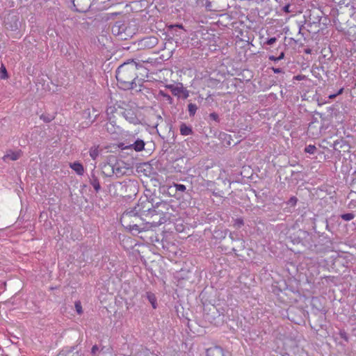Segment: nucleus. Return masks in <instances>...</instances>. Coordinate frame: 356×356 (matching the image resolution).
<instances>
[{"instance_id": "1", "label": "nucleus", "mask_w": 356, "mask_h": 356, "mask_svg": "<svg viewBox=\"0 0 356 356\" xmlns=\"http://www.w3.org/2000/svg\"><path fill=\"white\" fill-rule=\"evenodd\" d=\"M138 64L134 60L121 65L116 71L118 86L123 90L132 89L137 78Z\"/></svg>"}, {"instance_id": "2", "label": "nucleus", "mask_w": 356, "mask_h": 356, "mask_svg": "<svg viewBox=\"0 0 356 356\" xmlns=\"http://www.w3.org/2000/svg\"><path fill=\"white\" fill-rule=\"evenodd\" d=\"M142 219L132 209L127 210L123 213L120 218L122 225L133 234H138L146 231L152 227H155L158 222L154 220L147 221L145 227H140L139 222Z\"/></svg>"}, {"instance_id": "3", "label": "nucleus", "mask_w": 356, "mask_h": 356, "mask_svg": "<svg viewBox=\"0 0 356 356\" xmlns=\"http://www.w3.org/2000/svg\"><path fill=\"white\" fill-rule=\"evenodd\" d=\"M131 209L141 219L143 216L153 217L157 214L156 209L153 208V204L147 197L140 198L138 204Z\"/></svg>"}, {"instance_id": "4", "label": "nucleus", "mask_w": 356, "mask_h": 356, "mask_svg": "<svg viewBox=\"0 0 356 356\" xmlns=\"http://www.w3.org/2000/svg\"><path fill=\"white\" fill-rule=\"evenodd\" d=\"M159 42V39L156 36H148L139 40L137 45L140 49H149L154 47Z\"/></svg>"}, {"instance_id": "5", "label": "nucleus", "mask_w": 356, "mask_h": 356, "mask_svg": "<svg viewBox=\"0 0 356 356\" xmlns=\"http://www.w3.org/2000/svg\"><path fill=\"white\" fill-rule=\"evenodd\" d=\"M206 354L207 356H226L224 350L218 346L207 348Z\"/></svg>"}, {"instance_id": "6", "label": "nucleus", "mask_w": 356, "mask_h": 356, "mask_svg": "<svg viewBox=\"0 0 356 356\" xmlns=\"http://www.w3.org/2000/svg\"><path fill=\"white\" fill-rule=\"evenodd\" d=\"M20 156H21L20 151L10 152L9 153H7L6 155H4L3 159L4 161H6V160L16 161V160L19 159L20 158Z\"/></svg>"}, {"instance_id": "7", "label": "nucleus", "mask_w": 356, "mask_h": 356, "mask_svg": "<svg viewBox=\"0 0 356 356\" xmlns=\"http://www.w3.org/2000/svg\"><path fill=\"white\" fill-rule=\"evenodd\" d=\"M70 168L74 170L79 175H82L84 172L83 165L79 162H74L70 164Z\"/></svg>"}, {"instance_id": "8", "label": "nucleus", "mask_w": 356, "mask_h": 356, "mask_svg": "<svg viewBox=\"0 0 356 356\" xmlns=\"http://www.w3.org/2000/svg\"><path fill=\"white\" fill-rule=\"evenodd\" d=\"M277 51H280V54L277 56L275 55H270L268 56V58L272 60H279L284 58V53L283 51V45L279 46L277 48Z\"/></svg>"}, {"instance_id": "9", "label": "nucleus", "mask_w": 356, "mask_h": 356, "mask_svg": "<svg viewBox=\"0 0 356 356\" xmlns=\"http://www.w3.org/2000/svg\"><path fill=\"white\" fill-rule=\"evenodd\" d=\"M145 143L142 140H137L134 144L131 145V147L136 152L142 151L144 149Z\"/></svg>"}, {"instance_id": "10", "label": "nucleus", "mask_w": 356, "mask_h": 356, "mask_svg": "<svg viewBox=\"0 0 356 356\" xmlns=\"http://www.w3.org/2000/svg\"><path fill=\"white\" fill-rule=\"evenodd\" d=\"M147 298L148 299L149 302L151 303L153 309H156L157 301H156V296L152 292H147Z\"/></svg>"}, {"instance_id": "11", "label": "nucleus", "mask_w": 356, "mask_h": 356, "mask_svg": "<svg viewBox=\"0 0 356 356\" xmlns=\"http://www.w3.org/2000/svg\"><path fill=\"white\" fill-rule=\"evenodd\" d=\"M192 129L191 127L186 126L185 124H182L180 126V133L183 136H188L192 134Z\"/></svg>"}, {"instance_id": "12", "label": "nucleus", "mask_w": 356, "mask_h": 356, "mask_svg": "<svg viewBox=\"0 0 356 356\" xmlns=\"http://www.w3.org/2000/svg\"><path fill=\"white\" fill-rule=\"evenodd\" d=\"M89 153H90V156H91V158L92 159H94V160L96 159V158L99 156V154L98 147H96V146L92 147L90 149Z\"/></svg>"}, {"instance_id": "13", "label": "nucleus", "mask_w": 356, "mask_h": 356, "mask_svg": "<svg viewBox=\"0 0 356 356\" xmlns=\"http://www.w3.org/2000/svg\"><path fill=\"white\" fill-rule=\"evenodd\" d=\"M188 110L190 115L193 116L197 110V107L195 104L191 103L188 106Z\"/></svg>"}, {"instance_id": "14", "label": "nucleus", "mask_w": 356, "mask_h": 356, "mask_svg": "<svg viewBox=\"0 0 356 356\" xmlns=\"http://www.w3.org/2000/svg\"><path fill=\"white\" fill-rule=\"evenodd\" d=\"M341 218L346 221H349L355 218V215L352 213H344L341 216Z\"/></svg>"}, {"instance_id": "15", "label": "nucleus", "mask_w": 356, "mask_h": 356, "mask_svg": "<svg viewBox=\"0 0 356 356\" xmlns=\"http://www.w3.org/2000/svg\"><path fill=\"white\" fill-rule=\"evenodd\" d=\"M75 309L78 314L81 315L83 314L82 305L80 301H76L74 303Z\"/></svg>"}, {"instance_id": "16", "label": "nucleus", "mask_w": 356, "mask_h": 356, "mask_svg": "<svg viewBox=\"0 0 356 356\" xmlns=\"http://www.w3.org/2000/svg\"><path fill=\"white\" fill-rule=\"evenodd\" d=\"M183 91V87H174L172 88V92L174 95H179Z\"/></svg>"}, {"instance_id": "17", "label": "nucleus", "mask_w": 356, "mask_h": 356, "mask_svg": "<svg viewBox=\"0 0 356 356\" xmlns=\"http://www.w3.org/2000/svg\"><path fill=\"white\" fill-rule=\"evenodd\" d=\"M316 149V147L314 145H309L305 147V151L309 154H314Z\"/></svg>"}, {"instance_id": "18", "label": "nucleus", "mask_w": 356, "mask_h": 356, "mask_svg": "<svg viewBox=\"0 0 356 356\" xmlns=\"http://www.w3.org/2000/svg\"><path fill=\"white\" fill-rule=\"evenodd\" d=\"M91 184L97 192L100 189V184L97 179H93Z\"/></svg>"}, {"instance_id": "19", "label": "nucleus", "mask_w": 356, "mask_h": 356, "mask_svg": "<svg viewBox=\"0 0 356 356\" xmlns=\"http://www.w3.org/2000/svg\"><path fill=\"white\" fill-rule=\"evenodd\" d=\"M174 186L175 187V189L177 191L184 192L186 189V186L184 184H175Z\"/></svg>"}, {"instance_id": "20", "label": "nucleus", "mask_w": 356, "mask_h": 356, "mask_svg": "<svg viewBox=\"0 0 356 356\" xmlns=\"http://www.w3.org/2000/svg\"><path fill=\"white\" fill-rule=\"evenodd\" d=\"M40 119L42 120L45 122H50L51 120H53L54 117L52 116H46L44 115H40Z\"/></svg>"}, {"instance_id": "21", "label": "nucleus", "mask_w": 356, "mask_h": 356, "mask_svg": "<svg viewBox=\"0 0 356 356\" xmlns=\"http://www.w3.org/2000/svg\"><path fill=\"white\" fill-rule=\"evenodd\" d=\"M1 71L2 74L1 75V78L3 79H6L8 78V74L6 67L2 65H1Z\"/></svg>"}, {"instance_id": "22", "label": "nucleus", "mask_w": 356, "mask_h": 356, "mask_svg": "<svg viewBox=\"0 0 356 356\" xmlns=\"http://www.w3.org/2000/svg\"><path fill=\"white\" fill-rule=\"evenodd\" d=\"M297 198L296 197H291L289 200V204L291 206H295L297 203Z\"/></svg>"}, {"instance_id": "23", "label": "nucleus", "mask_w": 356, "mask_h": 356, "mask_svg": "<svg viewBox=\"0 0 356 356\" xmlns=\"http://www.w3.org/2000/svg\"><path fill=\"white\" fill-rule=\"evenodd\" d=\"M98 350H99V348L97 345L93 346L91 349L92 354L95 355Z\"/></svg>"}, {"instance_id": "24", "label": "nucleus", "mask_w": 356, "mask_h": 356, "mask_svg": "<svg viewBox=\"0 0 356 356\" xmlns=\"http://www.w3.org/2000/svg\"><path fill=\"white\" fill-rule=\"evenodd\" d=\"M305 77L306 76L305 75H297V76H294V79L298 81H301V80L305 79Z\"/></svg>"}, {"instance_id": "25", "label": "nucleus", "mask_w": 356, "mask_h": 356, "mask_svg": "<svg viewBox=\"0 0 356 356\" xmlns=\"http://www.w3.org/2000/svg\"><path fill=\"white\" fill-rule=\"evenodd\" d=\"M343 88H341V89L339 90V92H337V94H335V95H330V96H329V97H330V99H333V98H334L337 95L341 94V93L343 92Z\"/></svg>"}, {"instance_id": "26", "label": "nucleus", "mask_w": 356, "mask_h": 356, "mask_svg": "<svg viewBox=\"0 0 356 356\" xmlns=\"http://www.w3.org/2000/svg\"><path fill=\"white\" fill-rule=\"evenodd\" d=\"M210 118L214 120H217L218 119V115L215 113H212L210 114Z\"/></svg>"}, {"instance_id": "27", "label": "nucleus", "mask_w": 356, "mask_h": 356, "mask_svg": "<svg viewBox=\"0 0 356 356\" xmlns=\"http://www.w3.org/2000/svg\"><path fill=\"white\" fill-rule=\"evenodd\" d=\"M276 40L275 38L268 39V45L272 44Z\"/></svg>"}, {"instance_id": "28", "label": "nucleus", "mask_w": 356, "mask_h": 356, "mask_svg": "<svg viewBox=\"0 0 356 356\" xmlns=\"http://www.w3.org/2000/svg\"><path fill=\"white\" fill-rule=\"evenodd\" d=\"M273 70L275 72V73H279L281 72V70L279 69V68H274L273 67Z\"/></svg>"}, {"instance_id": "29", "label": "nucleus", "mask_w": 356, "mask_h": 356, "mask_svg": "<svg viewBox=\"0 0 356 356\" xmlns=\"http://www.w3.org/2000/svg\"><path fill=\"white\" fill-rule=\"evenodd\" d=\"M312 52V50L310 49H305V53L309 54H311Z\"/></svg>"}, {"instance_id": "30", "label": "nucleus", "mask_w": 356, "mask_h": 356, "mask_svg": "<svg viewBox=\"0 0 356 356\" xmlns=\"http://www.w3.org/2000/svg\"><path fill=\"white\" fill-rule=\"evenodd\" d=\"M236 222H237V223H238V225H243V220H242L238 219V220H236Z\"/></svg>"}, {"instance_id": "31", "label": "nucleus", "mask_w": 356, "mask_h": 356, "mask_svg": "<svg viewBox=\"0 0 356 356\" xmlns=\"http://www.w3.org/2000/svg\"><path fill=\"white\" fill-rule=\"evenodd\" d=\"M289 5H288V6H286L284 7V10H285V11H286V12H288V11H289Z\"/></svg>"}, {"instance_id": "32", "label": "nucleus", "mask_w": 356, "mask_h": 356, "mask_svg": "<svg viewBox=\"0 0 356 356\" xmlns=\"http://www.w3.org/2000/svg\"><path fill=\"white\" fill-rule=\"evenodd\" d=\"M147 222L144 225V223H142V225H143V227H141V225L139 224L140 225V227H145L146 225H147Z\"/></svg>"}, {"instance_id": "33", "label": "nucleus", "mask_w": 356, "mask_h": 356, "mask_svg": "<svg viewBox=\"0 0 356 356\" xmlns=\"http://www.w3.org/2000/svg\"><path fill=\"white\" fill-rule=\"evenodd\" d=\"M179 28H182V25H177Z\"/></svg>"}, {"instance_id": "34", "label": "nucleus", "mask_w": 356, "mask_h": 356, "mask_svg": "<svg viewBox=\"0 0 356 356\" xmlns=\"http://www.w3.org/2000/svg\"><path fill=\"white\" fill-rule=\"evenodd\" d=\"M58 356H63V354H60Z\"/></svg>"}]
</instances>
